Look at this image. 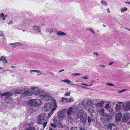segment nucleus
<instances>
[{"label": "nucleus", "mask_w": 130, "mask_h": 130, "mask_svg": "<svg viewBox=\"0 0 130 130\" xmlns=\"http://www.w3.org/2000/svg\"><path fill=\"white\" fill-rule=\"evenodd\" d=\"M99 66L101 67H102L103 68H105V67H106V66L104 65L100 64L99 65Z\"/></svg>", "instance_id": "49530a36"}, {"label": "nucleus", "mask_w": 130, "mask_h": 130, "mask_svg": "<svg viewBox=\"0 0 130 130\" xmlns=\"http://www.w3.org/2000/svg\"><path fill=\"white\" fill-rule=\"evenodd\" d=\"M9 45H12V47L14 48H16L18 46H20L22 45V44L19 42H17L13 43H9Z\"/></svg>", "instance_id": "4468645a"}, {"label": "nucleus", "mask_w": 130, "mask_h": 130, "mask_svg": "<svg viewBox=\"0 0 130 130\" xmlns=\"http://www.w3.org/2000/svg\"><path fill=\"white\" fill-rule=\"evenodd\" d=\"M82 78L84 79H88V77L87 76H86L85 77H82Z\"/></svg>", "instance_id": "8fccbe9b"}, {"label": "nucleus", "mask_w": 130, "mask_h": 130, "mask_svg": "<svg viewBox=\"0 0 130 130\" xmlns=\"http://www.w3.org/2000/svg\"><path fill=\"white\" fill-rule=\"evenodd\" d=\"M125 3L126 4H130V2H129L128 1H127L125 2Z\"/></svg>", "instance_id": "864d4df0"}, {"label": "nucleus", "mask_w": 130, "mask_h": 130, "mask_svg": "<svg viewBox=\"0 0 130 130\" xmlns=\"http://www.w3.org/2000/svg\"><path fill=\"white\" fill-rule=\"evenodd\" d=\"M56 34L58 36H62L66 35V34L62 31H59L56 32Z\"/></svg>", "instance_id": "aec40b11"}, {"label": "nucleus", "mask_w": 130, "mask_h": 130, "mask_svg": "<svg viewBox=\"0 0 130 130\" xmlns=\"http://www.w3.org/2000/svg\"><path fill=\"white\" fill-rule=\"evenodd\" d=\"M122 107L124 110L125 111H128L130 110V101L123 103Z\"/></svg>", "instance_id": "6e6552de"}, {"label": "nucleus", "mask_w": 130, "mask_h": 130, "mask_svg": "<svg viewBox=\"0 0 130 130\" xmlns=\"http://www.w3.org/2000/svg\"><path fill=\"white\" fill-rule=\"evenodd\" d=\"M106 114H107L105 113L104 115H102L101 118V119L102 120H105L106 119L105 118H106V117L105 116Z\"/></svg>", "instance_id": "7c9ffc66"}, {"label": "nucleus", "mask_w": 130, "mask_h": 130, "mask_svg": "<svg viewBox=\"0 0 130 130\" xmlns=\"http://www.w3.org/2000/svg\"><path fill=\"white\" fill-rule=\"evenodd\" d=\"M130 118V114L128 113H125L123 116L122 118V121L125 122L129 120Z\"/></svg>", "instance_id": "1a4fd4ad"}, {"label": "nucleus", "mask_w": 130, "mask_h": 130, "mask_svg": "<svg viewBox=\"0 0 130 130\" xmlns=\"http://www.w3.org/2000/svg\"><path fill=\"white\" fill-rule=\"evenodd\" d=\"M118 92L119 93H121L122 92V91L121 90L118 91Z\"/></svg>", "instance_id": "bf43d9fd"}, {"label": "nucleus", "mask_w": 130, "mask_h": 130, "mask_svg": "<svg viewBox=\"0 0 130 130\" xmlns=\"http://www.w3.org/2000/svg\"><path fill=\"white\" fill-rule=\"evenodd\" d=\"M37 73H39L38 74H37V75H39L43 74V73H42V71L40 70H38Z\"/></svg>", "instance_id": "58836bf2"}, {"label": "nucleus", "mask_w": 130, "mask_h": 130, "mask_svg": "<svg viewBox=\"0 0 130 130\" xmlns=\"http://www.w3.org/2000/svg\"><path fill=\"white\" fill-rule=\"evenodd\" d=\"M105 115L106 118H105L108 121H109L112 119V117L110 115L107 114H106Z\"/></svg>", "instance_id": "5701e85b"}, {"label": "nucleus", "mask_w": 130, "mask_h": 130, "mask_svg": "<svg viewBox=\"0 0 130 130\" xmlns=\"http://www.w3.org/2000/svg\"><path fill=\"white\" fill-rule=\"evenodd\" d=\"M38 71V70H31L30 71V73H32V72H34L37 73Z\"/></svg>", "instance_id": "ea45409f"}, {"label": "nucleus", "mask_w": 130, "mask_h": 130, "mask_svg": "<svg viewBox=\"0 0 130 130\" xmlns=\"http://www.w3.org/2000/svg\"><path fill=\"white\" fill-rule=\"evenodd\" d=\"M69 103H71L73 102L74 101V99L72 97H71L69 99Z\"/></svg>", "instance_id": "c9c22d12"}, {"label": "nucleus", "mask_w": 130, "mask_h": 130, "mask_svg": "<svg viewBox=\"0 0 130 130\" xmlns=\"http://www.w3.org/2000/svg\"><path fill=\"white\" fill-rule=\"evenodd\" d=\"M49 73L50 74H52V75H53V74L51 72H49Z\"/></svg>", "instance_id": "338daca9"}, {"label": "nucleus", "mask_w": 130, "mask_h": 130, "mask_svg": "<svg viewBox=\"0 0 130 130\" xmlns=\"http://www.w3.org/2000/svg\"><path fill=\"white\" fill-rule=\"evenodd\" d=\"M62 81L64 83H66L68 84H70V83L71 82L70 80L67 79L64 80H61V82H62Z\"/></svg>", "instance_id": "cd10ccee"}, {"label": "nucleus", "mask_w": 130, "mask_h": 130, "mask_svg": "<svg viewBox=\"0 0 130 130\" xmlns=\"http://www.w3.org/2000/svg\"><path fill=\"white\" fill-rule=\"evenodd\" d=\"M114 63V62H110L109 63V65H111L113 63Z\"/></svg>", "instance_id": "5fc2aeb1"}, {"label": "nucleus", "mask_w": 130, "mask_h": 130, "mask_svg": "<svg viewBox=\"0 0 130 130\" xmlns=\"http://www.w3.org/2000/svg\"><path fill=\"white\" fill-rule=\"evenodd\" d=\"M100 3L103 5L105 6H107L108 5V3L106 1L103 0L101 1Z\"/></svg>", "instance_id": "a878e982"}, {"label": "nucleus", "mask_w": 130, "mask_h": 130, "mask_svg": "<svg viewBox=\"0 0 130 130\" xmlns=\"http://www.w3.org/2000/svg\"><path fill=\"white\" fill-rule=\"evenodd\" d=\"M117 103H118V104H123V103L122 102H117Z\"/></svg>", "instance_id": "4d7b16f0"}, {"label": "nucleus", "mask_w": 130, "mask_h": 130, "mask_svg": "<svg viewBox=\"0 0 130 130\" xmlns=\"http://www.w3.org/2000/svg\"><path fill=\"white\" fill-rule=\"evenodd\" d=\"M104 108L107 110H109L110 107L109 106V105L108 104H106L104 106Z\"/></svg>", "instance_id": "c85d7f7f"}, {"label": "nucleus", "mask_w": 130, "mask_h": 130, "mask_svg": "<svg viewBox=\"0 0 130 130\" xmlns=\"http://www.w3.org/2000/svg\"><path fill=\"white\" fill-rule=\"evenodd\" d=\"M127 8L126 7H121L120 9V10L121 13H123L124 12L127 11Z\"/></svg>", "instance_id": "b1692460"}, {"label": "nucleus", "mask_w": 130, "mask_h": 130, "mask_svg": "<svg viewBox=\"0 0 130 130\" xmlns=\"http://www.w3.org/2000/svg\"><path fill=\"white\" fill-rule=\"evenodd\" d=\"M87 30L90 31L94 35H95V33L94 30L91 28H88L86 29Z\"/></svg>", "instance_id": "393cba45"}, {"label": "nucleus", "mask_w": 130, "mask_h": 130, "mask_svg": "<svg viewBox=\"0 0 130 130\" xmlns=\"http://www.w3.org/2000/svg\"><path fill=\"white\" fill-rule=\"evenodd\" d=\"M55 105H57L55 102L53 104H51L50 103H47L44 104L43 107V109L45 111H48L52 109V108H53Z\"/></svg>", "instance_id": "423d86ee"}, {"label": "nucleus", "mask_w": 130, "mask_h": 130, "mask_svg": "<svg viewBox=\"0 0 130 130\" xmlns=\"http://www.w3.org/2000/svg\"><path fill=\"white\" fill-rule=\"evenodd\" d=\"M70 95V92L69 91L66 92L64 94V95L66 96H69Z\"/></svg>", "instance_id": "72a5a7b5"}, {"label": "nucleus", "mask_w": 130, "mask_h": 130, "mask_svg": "<svg viewBox=\"0 0 130 130\" xmlns=\"http://www.w3.org/2000/svg\"><path fill=\"white\" fill-rule=\"evenodd\" d=\"M106 85L109 86H114V85L113 84L111 83H106Z\"/></svg>", "instance_id": "79ce46f5"}, {"label": "nucleus", "mask_w": 130, "mask_h": 130, "mask_svg": "<svg viewBox=\"0 0 130 130\" xmlns=\"http://www.w3.org/2000/svg\"><path fill=\"white\" fill-rule=\"evenodd\" d=\"M72 75L75 76H76L78 75H81V74L80 73H73L72 74Z\"/></svg>", "instance_id": "a18cd8bd"}, {"label": "nucleus", "mask_w": 130, "mask_h": 130, "mask_svg": "<svg viewBox=\"0 0 130 130\" xmlns=\"http://www.w3.org/2000/svg\"><path fill=\"white\" fill-rule=\"evenodd\" d=\"M122 115L120 113L118 114L116 116L115 119L116 120L119 121L121 120V119Z\"/></svg>", "instance_id": "dca6fc26"}, {"label": "nucleus", "mask_w": 130, "mask_h": 130, "mask_svg": "<svg viewBox=\"0 0 130 130\" xmlns=\"http://www.w3.org/2000/svg\"><path fill=\"white\" fill-rule=\"evenodd\" d=\"M107 10L108 13H109L110 12V11L109 8H108L107 9Z\"/></svg>", "instance_id": "603ef678"}, {"label": "nucleus", "mask_w": 130, "mask_h": 130, "mask_svg": "<svg viewBox=\"0 0 130 130\" xmlns=\"http://www.w3.org/2000/svg\"><path fill=\"white\" fill-rule=\"evenodd\" d=\"M104 109L103 108L100 111V113L101 114H102L104 112Z\"/></svg>", "instance_id": "e433bc0d"}, {"label": "nucleus", "mask_w": 130, "mask_h": 130, "mask_svg": "<svg viewBox=\"0 0 130 130\" xmlns=\"http://www.w3.org/2000/svg\"><path fill=\"white\" fill-rule=\"evenodd\" d=\"M87 107L88 111L90 113H92L93 111V109L94 107V105L93 103V100L91 99H89L87 102Z\"/></svg>", "instance_id": "0eeeda50"}, {"label": "nucleus", "mask_w": 130, "mask_h": 130, "mask_svg": "<svg viewBox=\"0 0 130 130\" xmlns=\"http://www.w3.org/2000/svg\"><path fill=\"white\" fill-rule=\"evenodd\" d=\"M79 130H85L83 128H80L79 129Z\"/></svg>", "instance_id": "e2e57ef3"}, {"label": "nucleus", "mask_w": 130, "mask_h": 130, "mask_svg": "<svg viewBox=\"0 0 130 130\" xmlns=\"http://www.w3.org/2000/svg\"><path fill=\"white\" fill-rule=\"evenodd\" d=\"M31 23L30 21L29 20L24 19L23 22V26L27 27Z\"/></svg>", "instance_id": "9d476101"}, {"label": "nucleus", "mask_w": 130, "mask_h": 130, "mask_svg": "<svg viewBox=\"0 0 130 130\" xmlns=\"http://www.w3.org/2000/svg\"><path fill=\"white\" fill-rule=\"evenodd\" d=\"M8 17V15H4L3 13H1L0 14V18H2L3 20H6Z\"/></svg>", "instance_id": "a211bd4d"}, {"label": "nucleus", "mask_w": 130, "mask_h": 130, "mask_svg": "<svg viewBox=\"0 0 130 130\" xmlns=\"http://www.w3.org/2000/svg\"><path fill=\"white\" fill-rule=\"evenodd\" d=\"M65 117L63 112L61 111H60L58 115V117L59 119L62 120Z\"/></svg>", "instance_id": "9b49d317"}, {"label": "nucleus", "mask_w": 130, "mask_h": 130, "mask_svg": "<svg viewBox=\"0 0 130 130\" xmlns=\"http://www.w3.org/2000/svg\"><path fill=\"white\" fill-rule=\"evenodd\" d=\"M45 114L44 113L41 115L39 117L38 122V123L41 124H43V126L44 128L46 126L47 122L45 121Z\"/></svg>", "instance_id": "39448f33"}, {"label": "nucleus", "mask_w": 130, "mask_h": 130, "mask_svg": "<svg viewBox=\"0 0 130 130\" xmlns=\"http://www.w3.org/2000/svg\"><path fill=\"white\" fill-rule=\"evenodd\" d=\"M126 90V89H123V90H121V91H122V92H124V91H125Z\"/></svg>", "instance_id": "052dcab7"}, {"label": "nucleus", "mask_w": 130, "mask_h": 130, "mask_svg": "<svg viewBox=\"0 0 130 130\" xmlns=\"http://www.w3.org/2000/svg\"><path fill=\"white\" fill-rule=\"evenodd\" d=\"M46 30V32H49L50 34H51L53 31V29L51 28H47Z\"/></svg>", "instance_id": "4be33fe9"}, {"label": "nucleus", "mask_w": 130, "mask_h": 130, "mask_svg": "<svg viewBox=\"0 0 130 130\" xmlns=\"http://www.w3.org/2000/svg\"><path fill=\"white\" fill-rule=\"evenodd\" d=\"M9 70V69H7V70H4L3 71V72H5V71H7V70Z\"/></svg>", "instance_id": "69168bd1"}, {"label": "nucleus", "mask_w": 130, "mask_h": 130, "mask_svg": "<svg viewBox=\"0 0 130 130\" xmlns=\"http://www.w3.org/2000/svg\"><path fill=\"white\" fill-rule=\"evenodd\" d=\"M125 28L126 29H127L128 30H129V31H130V29H129L128 28Z\"/></svg>", "instance_id": "774afa93"}, {"label": "nucleus", "mask_w": 130, "mask_h": 130, "mask_svg": "<svg viewBox=\"0 0 130 130\" xmlns=\"http://www.w3.org/2000/svg\"><path fill=\"white\" fill-rule=\"evenodd\" d=\"M6 57L4 56H1V61H3V62L4 64L7 63V61L6 60Z\"/></svg>", "instance_id": "412c9836"}, {"label": "nucleus", "mask_w": 130, "mask_h": 130, "mask_svg": "<svg viewBox=\"0 0 130 130\" xmlns=\"http://www.w3.org/2000/svg\"><path fill=\"white\" fill-rule=\"evenodd\" d=\"M11 75L12 76H14L15 75V74H12Z\"/></svg>", "instance_id": "0e129e2a"}, {"label": "nucleus", "mask_w": 130, "mask_h": 130, "mask_svg": "<svg viewBox=\"0 0 130 130\" xmlns=\"http://www.w3.org/2000/svg\"><path fill=\"white\" fill-rule=\"evenodd\" d=\"M51 125L54 128H55L56 127L55 125L53 123H51Z\"/></svg>", "instance_id": "09e8293b"}, {"label": "nucleus", "mask_w": 130, "mask_h": 130, "mask_svg": "<svg viewBox=\"0 0 130 130\" xmlns=\"http://www.w3.org/2000/svg\"><path fill=\"white\" fill-rule=\"evenodd\" d=\"M77 127H72L71 128V130H77Z\"/></svg>", "instance_id": "c03bdc74"}, {"label": "nucleus", "mask_w": 130, "mask_h": 130, "mask_svg": "<svg viewBox=\"0 0 130 130\" xmlns=\"http://www.w3.org/2000/svg\"><path fill=\"white\" fill-rule=\"evenodd\" d=\"M64 71V69H62V70H60L59 71V72H61L62 71Z\"/></svg>", "instance_id": "6e6d98bb"}, {"label": "nucleus", "mask_w": 130, "mask_h": 130, "mask_svg": "<svg viewBox=\"0 0 130 130\" xmlns=\"http://www.w3.org/2000/svg\"><path fill=\"white\" fill-rule=\"evenodd\" d=\"M94 54H95V55H96L97 56L99 55V54L98 53H95V52H94Z\"/></svg>", "instance_id": "680f3d73"}, {"label": "nucleus", "mask_w": 130, "mask_h": 130, "mask_svg": "<svg viewBox=\"0 0 130 130\" xmlns=\"http://www.w3.org/2000/svg\"><path fill=\"white\" fill-rule=\"evenodd\" d=\"M11 67L12 68H16V66H11Z\"/></svg>", "instance_id": "13d9d810"}, {"label": "nucleus", "mask_w": 130, "mask_h": 130, "mask_svg": "<svg viewBox=\"0 0 130 130\" xmlns=\"http://www.w3.org/2000/svg\"><path fill=\"white\" fill-rule=\"evenodd\" d=\"M56 120L55 119H54L53 120V121L56 124V125L58 127H62V124L61 123L59 122L58 121L57 123L56 122Z\"/></svg>", "instance_id": "6ab92c4d"}, {"label": "nucleus", "mask_w": 130, "mask_h": 130, "mask_svg": "<svg viewBox=\"0 0 130 130\" xmlns=\"http://www.w3.org/2000/svg\"><path fill=\"white\" fill-rule=\"evenodd\" d=\"M35 89H37V90H41L43 91L42 92L39 93V94L37 95L39 96L40 99L42 100L49 101L52 100L53 98L51 96L50 93L46 92L43 89L39 88L38 87L31 86V89L34 91Z\"/></svg>", "instance_id": "f257e3e1"}, {"label": "nucleus", "mask_w": 130, "mask_h": 130, "mask_svg": "<svg viewBox=\"0 0 130 130\" xmlns=\"http://www.w3.org/2000/svg\"><path fill=\"white\" fill-rule=\"evenodd\" d=\"M34 91H32L30 90H27L24 92L23 93V95L26 96H30L34 94L35 96H37V95L39 94V93L42 92H43L41 90H37V89H35Z\"/></svg>", "instance_id": "7ed1b4c3"}, {"label": "nucleus", "mask_w": 130, "mask_h": 130, "mask_svg": "<svg viewBox=\"0 0 130 130\" xmlns=\"http://www.w3.org/2000/svg\"><path fill=\"white\" fill-rule=\"evenodd\" d=\"M27 104L30 107H35L40 106L42 103L39 99H31L28 101Z\"/></svg>", "instance_id": "f03ea898"}, {"label": "nucleus", "mask_w": 130, "mask_h": 130, "mask_svg": "<svg viewBox=\"0 0 130 130\" xmlns=\"http://www.w3.org/2000/svg\"><path fill=\"white\" fill-rule=\"evenodd\" d=\"M121 106L120 105L117 104H116V106L115 107L116 112H118L120 111L121 109Z\"/></svg>", "instance_id": "f3484780"}, {"label": "nucleus", "mask_w": 130, "mask_h": 130, "mask_svg": "<svg viewBox=\"0 0 130 130\" xmlns=\"http://www.w3.org/2000/svg\"><path fill=\"white\" fill-rule=\"evenodd\" d=\"M74 109L71 107H70L68 110L67 112V115H69L72 114H74L75 112Z\"/></svg>", "instance_id": "f8f14e48"}, {"label": "nucleus", "mask_w": 130, "mask_h": 130, "mask_svg": "<svg viewBox=\"0 0 130 130\" xmlns=\"http://www.w3.org/2000/svg\"><path fill=\"white\" fill-rule=\"evenodd\" d=\"M104 102L102 101L101 102H98L96 104L97 106H99L100 107H101L103 106L104 104Z\"/></svg>", "instance_id": "bb28decb"}, {"label": "nucleus", "mask_w": 130, "mask_h": 130, "mask_svg": "<svg viewBox=\"0 0 130 130\" xmlns=\"http://www.w3.org/2000/svg\"><path fill=\"white\" fill-rule=\"evenodd\" d=\"M65 98H61L62 99V102H65V99H64Z\"/></svg>", "instance_id": "3c124183"}, {"label": "nucleus", "mask_w": 130, "mask_h": 130, "mask_svg": "<svg viewBox=\"0 0 130 130\" xmlns=\"http://www.w3.org/2000/svg\"><path fill=\"white\" fill-rule=\"evenodd\" d=\"M87 120L88 123L90 124L91 121V119L89 116H88L87 117Z\"/></svg>", "instance_id": "473e14b6"}, {"label": "nucleus", "mask_w": 130, "mask_h": 130, "mask_svg": "<svg viewBox=\"0 0 130 130\" xmlns=\"http://www.w3.org/2000/svg\"><path fill=\"white\" fill-rule=\"evenodd\" d=\"M77 116L78 119H79L81 122L84 123L86 121L87 115L86 112L83 110H80L77 113Z\"/></svg>", "instance_id": "20e7f679"}, {"label": "nucleus", "mask_w": 130, "mask_h": 130, "mask_svg": "<svg viewBox=\"0 0 130 130\" xmlns=\"http://www.w3.org/2000/svg\"><path fill=\"white\" fill-rule=\"evenodd\" d=\"M81 84L82 85L85 86H92L93 85V84H91L90 85H87L84 83H82Z\"/></svg>", "instance_id": "37998d69"}, {"label": "nucleus", "mask_w": 130, "mask_h": 130, "mask_svg": "<svg viewBox=\"0 0 130 130\" xmlns=\"http://www.w3.org/2000/svg\"><path fill=\"white\" fill-rule=\"evenodd\" d=\"M57 107V105H55V106H54V107L53 108H52V109L51 110V112H50L48 114V117L49 118H50L51 116L52 115V114L53 113V112L56 109V108Z\"/></svg>", "instance_id": "2eb2a0df"}, {"label": "nucleus", "mask_w": 130, "mask_h": 130, "mask_svg": "<svg viewBox=\"0 0 130 130\" xmlns=\"http://www.w3.org/2000/svg\"><path fill=\"white\" fill-rule=\"evenodd\" d=\"M64 99L65 100L66 102H67V103H69V99L66 98Z\"/></svg>", "instance_id": "de8ad7c7"}, {"label": "nucleus", "mask_w": 130, "mask_h": 130, "mask_svg": "<svg viewBox=\"0 0 130 130\" xmlns=\"http://www.w3.org/2000/svg\"><path fill=\"white\" fill-rule=\"evenodd\" d=\"M26 130H35L33 127H27Z\"/></svg>", "instance_id": "2f4dec72"}, {"label": "nucleus", "mask_w": 130, "mask_h": 130, "mask_svg": "<svg viewBox=\"0 0 130 130\" xmlns=\"http://www.w3.org/2000/svg\"><path fill=\"white\" fill-rule=\"evenodd\" d=\"M70 84L71 85H76V86H79L80 87H81L83 88H86V87H84L83 86H80L79 85L75 84Z\"/></svg>", "instance_id": "a19ab883"}, {"label": "nucleus", "mask_w": 130, "mask_h": 130, "mask_svg": "<svg viewBox=\"0 0 130 130\" xmlns=\"http://www.w3.org/2000/svg\"><path fill=\"white\" fill-rule=\"evenodd\" d=\"M0 36H2L3 37H5V35L4 34L3 31L1 30H0Z\"/></svg>", "instance_id": "f704fd0d"}, {"label": "nucleus", "mask_w": 130, "mask_h": 130, "mask_svg": "<svg viewBox=\"0 0 130 130\" xmlns=\"http://www.w3.org/2000/svg\"><path fill=\"white\" fill-rule=\"evenodd\" d=\"M41 26L40 25H34L33 27L32 28L33 29L35 30H37L38 32H41V30L40 29V28Z\"/></svg>", "instance_id": "ddd939ff"}, {"label": "nucleus", "mask_w": 130, "mask_h": 130, "mask_svg": "<svg viewBox=\"0 0 130 130\" xmlns=\"http://www.w3.org/2000/svg\"><path fill=\"white\" fill-rule=\"evenodd\" d=\"M13 23V21H12L10 20L7 22V24L9 25H12Z\"/></svg>", "instance_id": "4c0bfd02"}, {"label": "nucleus", "mask_w": 130, "mask_h": 130, "mask_svg": "<svg viewBox=\"0 0 130 130\" xmlns=\"http://www.w3.org/2000/svg\"><path fill=\"white\" fill-rule=\"evenodd\" d=\"M12 94L10 93V92H6L3 94H2V95L6 96V95H8L9 96H10Z\"/></svg>", "instance_id": "c756f323"}]
</instances>
